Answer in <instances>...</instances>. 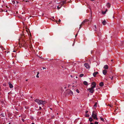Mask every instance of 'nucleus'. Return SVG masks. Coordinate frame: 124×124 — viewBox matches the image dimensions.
<instances>
[{"label":"nucleus","mask_w":124,"mask_h":124,"mask_svg":"<svg viewBox=\"0 0 124 124\" xmlns=\"http://www.w3.org/2000/svg\"><path fill=\"white\" fill-rule=\"evenodd\" d=\"M97 114L96 112L94 111H93V112L92 116L93 117L94 119L97 120L98 118H97Z\"/></svg>","instance_id":"1"},{"label":"nucleus","mask_w":124,"mask_h":124,"mask_svg":"<svg viewBox=\"0 0 124 124\" xmlns=\"http://www.w3.org/2000/svg\"><path fill=\"white\" fill-rule=\"evenodd\" d=\"M35 101L39 105L41 104L42 105L43 101H42L39 100V99H36L35 100Z\"/></svg>","instance_id":"2"},{"label":"nucleus","mask_w":124,"mask_h":124,"mask_svg":"<svg viewBox=\"0 0 124 124\" xmlns=\"http://www.w3.org/2000/svg\"><path fill=\"white\" fill-rule=\"evenodd\" d=\"M88 90L89 91V92L91 93H93L94 91V88L91 87L90 88H89Z\"/></svg>","instance_id":"3"},{"label":"nucleus","mask_w":124,"mask_h":124,"mask_svg":"<svg viewBox=\"0 0 124 124\" xmlns=\"http://www.w3.org/2000/svg\"><path fill=\"white\" fill-rule=\"evenodd\" d=\"M85 66L87 69H89L90 68V66L88 63H85L84 64Z\"/></svg>","instance_id":"4"},{"label":"nucleus","mask_w":124,"mask_h":124,"mask_svg":"<svg viewBox=\"0 0 124 124\" xmlns=\"http://www.w3.org/2000/svg\"><path fill=\"white\" fill-rule=\"evenodd\" d=\"M96 84L95 83L93 82L92 83L91 87L94 88L96 87Z\"/></svg>","instance_id":"5"},{"label":"nucleus","mask_w":124,"mask_h":124,"mask_svg":"<svg viewBox=\"0 0 124 124\" xmlns=\"http://www.w3.org/2000/svg\"><path fill=\"white\" fill-rule=\"evenodd\" d=\"M8 84L9 87L10 88H13V86L10 82H9L8 83Z\"/></svg>","instance_id":"6"},{"label":"nucleus","mask_w":124,"mask_h":124,"mask_svg":"<svg viewBox=\"0 0 124 124\" xmlns=\"http://www.w3.org/2000/svg\"><path fill=\"white\" fill-rule=\"evenodd\" d=\"M107 7L108 8H110L111 6V4L109 3H108L106 5Z\"/></svg>","instance_id":"7"},{"label":"nucleus","mask_w":124,"mask_h":124,"mask_svg":"<svg viewBox=\"0 0 124 124\" xmlns=\"http://www.w3.org/2000/svg\"><path fill=\"white\" fill-rule=\"evenodd\" d=\"M98 73V72L96 71L95 72H94L93 73V76L94 77H96V75Z\"/></svg>","instance_id":"8"},{"label":"nucleus","mask_w":124,"mask_h":124,"mask_svg":"<svg viewBox=\"0 0 124 124\" xmlns=\"http://www.w3.org/2000/svg\"><path fill=\"white\" fill-rule=\"evenodd\" d=\"M62 4H60L57 7L58 9L59 10L62 7Z\"/></svg>","instance_id":"9"},{"label":"nucleus","mask_w":124,"mask_h":124,"mask_svg":"<svg viewBox=\"0 0 124 124\" xmlns=\"http://www.w3.org/2000/svg\"><path fill=\"white\" fill-rule=\"evenodd\" d=\"M107 72V71L106 70H104L103 71V74L105 75L106 74V73Z\"/></svg>","instance_id":"10"},{"label":"nucleus","mask_w":124,"mask_h":124,"mask_svg":"<svg viewBox=\"0 0 124 124\" xmlns=\"http://www.w3.org/2000/svg\"><path fill=\"white\" fill-rule=\"evenodd\" d=\"M103 68L105 69H108V65H105L104 67H103Z\"/></svg>","instance_id":"11"},{"label":"nucleus","mask_w":124,"mask_h":124,"mask_svg":"<svg viewBox=\"0 0 124 124\" xmlns=\"http://www.w3.org/2000/svg\"><path fill=\"white\" fill-rule=\"evenodd\" d=\"M89 20H88L87 19H85L84 20L83 22H82V23H84H84L87 22H88V21H89Z\"/></svg>","instance_id":"12"},{"label":"nucleus","mask_w":124,"mask_h":124,"mask_svg":"<svg viewBox=\"0 0 124 124\" xmlns=\"http://www.w3.org/2000/svg\"><path fill=\"white\" fill-rule=\"evenodd\" d=\"M102 23L103 25H105L106 24V22L105 20H104L102 22Z\"/></svg>","instance_id":"13"},{"label":"nucleus","mask_w":124,"mask_h":124,"mask_svg":"<svg viewBox=\"0 0 124 124\" xmlns=\"http://www.w3.org/2000/svg\"><path fill=\"white\" fill-rule=\"evenodd\" d=\"M103 85V82H101L100 83L99 85L100 86H102Z\"/></svg>","instance_id":"14"},{"label":"nucleus","mask_w":124,"mask_h":124,"mask_svg":"<svg viewBox=\"0 0 124 124\" xmlns=\"http://www.w3.org/2000/svg\"><path fill=\"white\" fill-rule=\"evenodd\" d=\"M83 83L85 85H88V83L86 81H84Z\"/></svg>","instance_id":"15"},{"label":"nucleus","mask_w":124,"mask_h":124,"mask_svg":"<svg viewBox=\"0 0 124 124\" xmlns=\"http://www.w3.org/2000/svg\"><path fill=\"white\" fill-rule=\"evenodd\" d=\"M84 23H82V22L81 23V24L80 25V27L79 28V29H80L82 27V26L83 25H84Z\"/></svg>","instance_id":"16"},{"label":"nucleus","mask_w":124,"mask_h":124,"mask_svg":"<svg viewBox=\"0 0 124 124\" xmlns=\"http://www.w3.org/2000/svg\"><path fill=\"white\" fill-rule=\"evenodd\" d=\"M97 103L96 102L95 104L94 105V108H95L97 106Z\"/></svg>","instance_id":"17"},{"label":"nucleus","mask_w":124,"mask_h":124,"mask_svg":"<svg viewBox=\"0 0 124 124\" xmlns=\"http://www.w3.org/2000/svg\"><path fill=\"white\" fill-rule=\"evenodd\" d=\"M89 120L90 122H91L93 121V119L92 118L90 117L89 118Z\"/></svg>","instance_id":"18"},{"label":"nucleus","mask_w":124,"mask_h":124,"mask_svg":"<svg viewBox=\"0 0 124 124\" xmlns=\"http://www.w3.org/2000/svg\"><path fill=\"white\" fill-rule=\"evenodd\" d=\"M93 29L95 30V31L96 30V25H94L93 27Z\"/></svg>","instance_id":"19"},{"label":"nucleus","mask_w":124,"mask_h":124,"mask_svg":"<svg viewBox=\"0 0 124 124\" xmlns=\"http://www.w3.org/2000/svg\"><path fill=\"white\" fill-rule=\"evenodd\" d=\"M85 116L86 117H88L89 116V115L88 114H87L85 115Z\"/></svg>","instance_id":"20"},{"label":"nucleus","mask_w":124,"mask_h":124,"mask_svg":"<svg viewBox=\"0 0 124 124\" xmlns=\"http://www.w3.org/2000/svg\"><path fill=\"white\" fill-rule=\"evenodd\" d=\"M62 5H63L64 4H65V3H66V1H62Z\"/></svg>","instance_id":"21"},{"label":"nucleus","mask_w":124,"mask_h":124,"mask_svg":"<svg viewBox=\"0 0 124 124\" xmlns=\"http://www.w3.org/2000/svg\"><path fill=\"white\" fill-rule=\"evenodd\" d=\"M84 76V74H81L80 75V77H83Z\"/></svg>","instance_id":"22"},{"label":"nucleus","mask_w":124,"mask_h":124,"mask_svg":"<svg viewBox=\"0 0 124 124\" xmlns=\"http://www.w3.org/2000/svg\"><path fill=\"white\" fill-rule=\"evenodd\" d=\"M46 103V102L45 101H43L42 105H44V104H45Z\"/></svg>","instance_id":"23"},{"label":"nucleus","mask_w":124,"mask_h":124,"mask_svg":"<svg viewBox=\"0 0 124 124\" xmlns=\"http://www.w3.org/2000/svg\"><path fill=\"white\" fill-rule=\"evenodd\" d=\"M106 12L105 11L104 12H102V13L103 14H104L106 13Z\"/></svg>","instance_id":"24"},{"label":"nucleus","mask_w":124,"mask_h":124,"mask_svg":"<svg viewBox=\"0 0 124 124\" xmlns=\"http://www.w3.org/2000/svg\"><path fill=\"white\" fill-rule=\"evenodd\" d=\"M76 92L78 93H79V90L78 89H77L76 90Z\"/></svg>","instance_id":"25"},{"label":"nucleus","mask_w":124,"mask_h":124,"mask_svg":"<svg viewBox=\"0 0 124 124\" xmlns=\"http://www.w3.org/2000/svg\"><path fill=\"white\" fill-rule=\"evenodd\" d=\"M100 119L101 121H104V119L103 118H102L101 117H100Z\"/></svg>","instance_id":"26"},{"label":"nucleus","mask_w":124,"mask_h":124,"mask_svg":"<svg viewBox=\"0 0 124 124\" xmlns=\"http://www.w3.org/2000/svg\"><path fill=\"white\" fill-rule=\"evenodd\" d=\"M98 122H95L94 124H98Z\"/></svg>","instance_id":"27"},{"label":"nucleus","mask_w":124,"mask_h":124,"mask_svg":"<svg viewBox=\"0 0 124 124\" xmlns=\"http://www.w3.org/2000/svg\"><path fill=\"white\" fill-rule=\"evenodd\" d=\"M70 94H73L72 92L71 91H70Z\"/></svg>","instance_id":"28"},{"label":"nucleus","mask_w":124,"mask_h":124,"mask_svg":"<svg viewBox=\"0 0 124 124\" xmlns=\"http://www.w3.org/2000/svg\"><path fill=\"white\" fill-rule=\"evenodd\" d=\"M36 77L37 78H39V76H38V75H36Z\"/></svg>","instance_id":"29"},{"label":"nucleus","mask_w":124,"mask_h":124,"mask_svg":"<svg viewBox=\"0 0 124 124\" xmlns=\"http://www.w3.org/2000/svg\"><path fill=\"white\" fill-rule=\"evenodd\" d=\"M55 2H56V3L57 4H59V3H60V2L59 3V2H57L56 1H55Z\"/></svg>","instance_id":"30"},{"label":"nucleus","mask_w":124,"mask_h":124,"mask_svg":"<svg viewBox=\"0 0 124 124\" xmlns=\"http://www.w3.org/2000/svg\"><path fill=\"white\" fill-rule=\"evenodd\" d=\"M12 2L14 4L15 3V2L14 1H12Z\"/></svg>","instance_id":"31"},{"label":"nucleus","mask_w":124,"mask_h":124,"mask_svg":"<svg viewBox=\"0 0 124 124\" xmlns=\"http://www.w3.org/2000/svg\"><path fill=\"white\" fill-rule=\"evenodd\" d=\"M108 105L110 106V107H113V105Z\"/></svg>","instance_id":"32"},{"label":"nucleus","mask_w":124,"mask_h":124,"mask_svg":"<svg viewBox=\"0 0 124 124\" xmlns=\"http://www.w3.org/2000/svg\"><path fill=\"white\" fill-rule=\"evenodd\" d=\"M61 20H60V19H59V20H58V22H61Z\"/></svg>","instance_id":"33"},{"label":"nucleus","mask_w":124,"mask_h":124,"mask_svg":"<svg viewBox=\"0 0 124 124\" xmlns=\"http://www.w3.org/2000/svg\"><path fill=\"white\" fill-rule=\"evenodd\" d=\"M113 76L111 78V80H113Z\"/></svg>","instance_id":"34"},{"label":"nucleus","mask_w":124,"mask_h":124,"mask_svg":"<svg viewBox=\"0 0 124 124\" xmlns=\"http://www.w3.org/2000/svg\"><path fill=\"white\" fill-rule=\"evenodd\" d=\"M43 69H46V68L45 67H43Z\"/></svg>","instance_id":"35"},{"label":"nucleus","mask_w":124,"mask_h":124,"mask_svg":"<svg viewBox=\"0 0 124 124\" xmlns=\"http://www.w3.org/2000/svg\"><path fill=\"white\" fill-rule=\"evenodd\" d=\"M88 111H86V112H85V113H88Z\"/></svg>","instance_id":"36"},{"label":"nucleus","mask_w":124,"mask_h":124,"mask_svg":"<svg viewBox=\"0 0 124 124\" xmlns=\"http://www.w3.org/2000/svg\"><path fill=\"white\" fill-rule=\"evenodd\" d=\"M39 72H38L37 73V74L39 75Z\"/></svg>","instance_id":"37"},{"label":"nucleus","mask_w":124,"mask_h":124,"mask_svg":"<svg viewBox=\"0 0 124 124\" xmlns=\"http://www.w3.org/2000/svg\"><path fill=\"white\" fill-rule=\"evenodd\" d=\"M26 2H29V1H28V0H26V1H25Z\"/></svg>","instance_id":"38"},{"label":"nucleus","mask_w":124,"mask_h":124,"mask_svg":"<svg viewBox=\"0 0 124 124\" xmlns=\"http://www.w3.org/2000/svg\"><path fill=\"white\" fill-rule=\"evenodd\" d=\"M39 109H41L42 108H41L40 107H39Z\"/></svg>","instance_id":"39"},{"label":"nucleus","mask_w":124,"mask_h":124,"mask_svg":"<svg viewBox=\"0 0 124 124\" xmlns=\"http://www.w3.org/2000/svg\"><path fill=\"white\" fill-rule=\"evenodd\" d=\"M77 35H78V34L77 33L75 35V37H76L77 36Z\"/></svg>","instance_id":"40"},{"label":"nucleus","mask_w":124,"mask_h":124,"mask_svg":"<svg viewBox=\"0 0 124 124\" xmlns=\"http://www.w3.org/2000/svg\"><path fill=\"white\" fill-rule=\"evenodd\" d=\"M107 11H108V9H106L105 11H106V12Z\"/></svg>","instance_id":"41"},{"label":"nucleus","mask_w":124,"mask_h":124,"mask_svg":"<svg viewBox=\"0 0 124 124\" xmlns=\"http://www.w3.org/2000/svg\"><path fill=\"white\" fill-rule=\"evenodd\" d=\"M13 52H16V51H15V50H13Z\"/></svg>","instance_id":"42"},{"label":"nucleus","mask_w":124,"mask_h":124,"mask_svg":"<svg viewBox=\"0 0 124 124\" xmlns=\"http://www.w3.org/2000/svg\"><path fill=\"white\" fill-rule=\"evenodd\" d=\"M30 48H31V47H32V46H31V45H30Z\"/></svg>","instance_id":"43"},{"label":"nucleus","mask_w":124,"mask_h":124,"mask_svg":"<svg viewBox=\"0 0 124 124\" xmlns=\"http://www.w3.org/2000/svg\"><path fill=\"white\" fill-rule=\"evenodd\" d=\"M22 121L23 122V121H24V119H22Z\"/></svg>","instance_id":"44"},{"label":"nucleus","mask_w":124,"mask_h":124,"mask_svg":"<svg viewBox=\"0 0 124 124\" xmlns=\"http://www.w3.org/2000/svg\"><path fill=\"white\" fill-rule=\"evenodd\" d=\"M118 109V107H117V108H116V110Z\"/></svg>","instance_id":"45"},{"label":"nucleus","mask_w":124,"mask_h":124,"mask_svg":"<svg viewBox=\"0 0 124 124\" xmlns=\"http://www.w3.org/2000/svg\"><path fill=\"white\" fill-rule=\"evenodd\" d=\"M90 124H94L93 123H91Z\"/></svg>","instance_id":"46"},{"label":"nucleus","mask_w":124,"mask_h":124,"mask_svg":"<svg viewBox=\"0 0 124 124\" xmlns=\"http://www.w3.org/2000/svg\"><path fill=\"white\" fill-rule=\"evenodd\" d=\"M26 81H28V80H27V79H26Z\"/></svg>","instance_id":"47"},{"label":"nucleus","mask_w":124,"mask_h":124,"mask_svg":"<svg viewBox=\"0 0 124 124\" xmlns=\"http://www.w3.org/2000/svg\"><path fill=\"white\" fill-rule=\"evenodd\" d=\"M113 61V60H112V59L111 60V61Z\"/></svg>","instance_id":"48"},{"label":"nucleus","mask_w":124,"mask_h":124,"mask_svg":"<svg viewBox=\"0 0 124 124\" xmlns=\"http://www.w3.org/2000/svg\"><path fill=\"white\" fill-rule=\"evenodd\" d=\"M32 124H34V123H32Z\"/></svg>","instance_id":"49"},{"label":"nucleus","mask_w":124,"mask_h":124,"mask_svg":"<svg viewBox=\"0 0 124 124\" xmlns=\"http://www.w3.org/2000/svg\"><path fill=\"white\" fill-rule=\"evenodd\" d=\"M52 17L54 19V16Z\"/></svg>","instance_id":"50"},{"label":"nucleus","mask_w":124,"mask_h":124,"mask_svg":"<svg viewBox=\"0 0 124 124\" xmlns=\"http://www.w3.org/2000/svg\"><path fill=\"white\" fill-rule=\"evenodd\" d=\"M109 78H111V77L110 76H109Z\"/></svg>","instance_id":"51"},{"label":"nucleus","mask_w":124,"mask_h":124,"mask_svg":"<svg viewBox=\"0 0 124 124\" xmlns=\"http://www.w3.org/2000/svg\"><path fill=\"white\" fill-rule=\"evenodd\" d=\"M92 0V1H93L94 0Z\"/></svg>","instance_id":"52"},{"label":"nucleus","mask_w":124,"mask_h":124,"mask_svg":"<svg viewBox=\"0 0 124 124\" xmlns=\"http://www.w3.org/2000/svg\"><path fill=\"white\" fill-rule=\"evenodd\" d=\"M56 1H57V2H58V0H56Z\"/></svg>","instance_id":"53"},{"label":"nucleus","mask_w":124,"mask_h":124,"mask_svg":"<svg viewBox=\"0 0 124 124\" xmlns=\"http://www.w3.org/2000/svg\"><path fill=\"white\" fill-rule=\"evenodd\" d=\"M9 124H10V123H9Z\"/></svg>","instance_id":"54"},{"label":"nucleus","mask_w":124,"mask_h":124,"mask_svg":"<svg viewBox=\"0 0 124 124\" xmlns=\"http://www.w3.org/2000/svg\"><path fill=\"white\" fill-rule=\"evenodd\" d=\"M76 78H77V77H76Z\"/></svg>","instance_id":"55"},{"label":"nucleus","mask_w":124,"mask_h":124,"mask_svg":"<svg viewBox=\"0 0 124 124\" xmlns=\"http://www.w3.org/2000/svg\"><path fill=\"white\" fill-rule=\"evenodd\" d=\"M114 111V112H115L116 110H115Z\"/></svg>","instance_id":"56"},{"label":"nucleus","mask_w":124,"mask_h":124,"mask_svg":"<svg viewBox=\"0 0 124 124\" xmlns=\"http://www.w3.org/2000/svg\"><path fill=\"white\" fill-rule=\"evenodd\" d=\"M50 109H52L51 108H50Z\"/></svg>","instance_id":"57"},{"label":"nucleus","mask_w":124,"mask_h":124,"mask_svg":"<svg viewBox=\"0 0 124 124\" xmlns=\"http://www.w3.org/2000/svg\"><path fill=\"white\" fill-rule=\"evenodd\" d=\"M7 10L6 11V12H7Z\"/></svg>","instance_id":"58"},{"label":"nucleus","mask_w":124,"mask_h":124,"mask_svg":"<svg viewBox=\"0 0 124 124\" xmlns=\"http://www.w3.org/2000/svg\"><path fill=\"white\" fill-rule=\"evenodd\" d=\"M115 105H116V104H115Z\"/></svg>","instance_id":"59"},{"label":"nucleus","mask_w":124,"mask_h":124,"mask_svg":"<svg viewBox=\"0 0 124 124\" xmlns=\"http://www.w3.org/2000/svg\"><path fill=\"white\" fill-rule=\"evenodd\" d=\"M121 0L122 1V0Z\"/></svg>","instance_id":"60"}]
</instances>
